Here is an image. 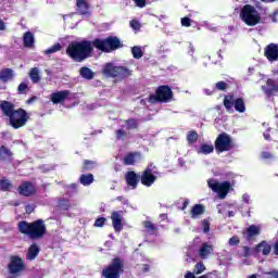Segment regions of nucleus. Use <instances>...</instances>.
Instances as JSON below:
<instances>
[{
    "instance_id": "9d476101",
    "label": "nucleus",
    "mask_w": 278,
    "mask_h": 278,
    "mask_svg": "<svg viewBox=\"0 0 278 278\" xmlns=\"http://www.w3.org/2000/svg\"><path fill=\"white\" fill-rule=\"evenodd\" d=\"M8 270L10 275H14V277H21L25 270H27V264H25V260H23L18 255H11L10 262L8 264Z\"/></svg>"
},
{
    "instance_id": "de8ad7c7",
    "label": "nucleus",
    "mask_w": 278,
    "mask_h": 278,
    "mask_svg": "<svg viewBox=\"0 0 278 278\" xmlns=\"http://www.w3.org/2000/svg\"><path fill=\"white\" fill-rule=\"evenodd\" d=\"M129 25H130V27H131L132 29H135V30L140 29V22H138V20H131V21L129 22Z\"/></svg>"
},
{
    "instance_id": "473e14b6",
    "label": "nucleus",
    "mask_w": 278,
    "mask_h": 278,
    "mask_svg": "<svg viewBox=\"0 0 278 278\" xmlns=\"http://www.w3.org/2000/svg\"><path fill=\"white\" fill-rule=\"evenodd\" d=\"M81 186H90L94 181V175L92 174H83L79 177Z\"/></svg>"
},
{
    "instance_id": "4c0bfd02",
    "label": "nucleus",
    "mask_w": 278,
    "mask_h": 278,
    "mask_svg": "<svg viewBox=\"0 0 278 278\" xmlns=\"http://www.w3.org/2000/svg\"><path fill=\"white\" fill-rule=\"evenodd\" d=\"M131 54H132V58H135V60H140V58H142V55H144V52H142V48H140L138 46H134L131 48Z\"/></svg>"
},
{
    "instance_id": "603ef678",
    "label": "nucleus",
    "mask_w": 278,
    "mask_h": 278,
    "mask_svg": "<svg viewBox=\"0 0 278 278\" xmlns=\"http://www.w3.org/2000/svg\"><path fill=\"white\" fill-rule=\"evenodd\" d=\"M137 8H147V0H134Z\"/></svg>"
},
{
    "instance_id": "338daca9",
    "label": "nucleus",
    "mask_w": 278,
    "mask_h": 278,
    "mask_svg": "<svg viewBox=\"0 0 278 278\" xmlns=\"http://www.w3.org/2000/svg\"><path fill=\"white\" fill-rule=\"evenodd\" d=\"M265 138H266V140H268L269 136L268 137L265 136Z\"/></svg>"
},
{
    "instance_id": "8fccbe9b",
    "label": "nucleus",
    "mask_w": 278,
    "mask_h": 278,
    "mask_svg": "<svg viewBox=\"0 0 278 278\" xmlns=\"http://www.w3.org/2000/svg\"><path fill=\"white\" fill-rule=\"evenodd\" d=\"M262 160H273L274 155L270 152L264 151L261 153Z\"/></svg>"
},
{
    "instance_id": "f704fd0d",
    "label": "nucleus",
    "mask_w": 278,
    "mask_h": 278,
    "mask_svg": "<svg viewBox=\"0 0 278 278\" xmlns=\"http://www.w3.org/2000/svg\"><path fill=\"white\" fill-rule=\"evenodd\" d=\"M198 153H203V155H210V153H214V146L203 143L200 146Z\"/></svg>"
},
{
    "instance_id": "58836bf2",
    "label": "nucleus",
    "mask_w": 278,
    "mask_h": 278,
    "mask_svg": "<svg viewBox=\"0 0 278 278\" xmlns=\"http://www.w3.org/2000/svg\"><path fill=\"white\" fill-rule=\"evenodd\" d=\"M125 124L127 125L128 130L138 129L139 123L136 118H129L125 121Z\"/></svg>"
},
{
    "instance_id": "e2e57ef3",
    "label": "nucleus",
    "mask_w": 278,
    "mask_h": 278,
    "mask_svg": "<svg viewBox=\"0 0 278 278\" xmlns=\"http://www.w3.org/2000/svg\"><path fill=\"white\" fill-rule=\"evenodd\" d=\"M228 216L229 218H233V216H236V213L233 211H229Z\"/></svg>"
},
{
    "instance_id": "aec40b11",
    "label": "nucleus",
    "mask_w": 278,
    "mask_h": 278,
    "mask_svg": "<svg viewBox=\"0 0 278 278\" xmlns=\"http://www.w3.org/2000/svg\"><path fill=\"white\" fill-rule=\"evenodd\" d=\"M267 86V87H266ZM266 86H262V90L266 97H273L275 92H278V85L273 78L266 80Z\"/></svg>"
},
{
    "instance_id": "4be33fe9",
    "label": "nucleus",
    "mask_w": 278,
    "mask_h": 278,
    "mask_svg": "<svg viewBox=\"0 0 278 278\" xmlns=\"http://www.w3.org/2000/svg\"><path fill=\"white\" fill-rule=\"evenodd\" d=\"M142 157L140 152H129L124 157V165L125 166H135V164Z\"/></svg>"
},
{
    "instance_id": "052dcab7",
    "label": "nucleus",
    "mask_w": 278,
    "mask_h": 278,
    "mask_svg": "<svg viewBox=\"0 0 278 278\" xmlns=\"http://www.w3.org/2000/svg\"><path fill=\"white\" fill-rule=\"evenodd\" d=\"M185 278H195V277H194V273H192V271H187L186 275H185Z\"/></svg>"
},
{
    "instance_id": "c756f323",
    "label": "nucleus",
    "mask_w": 278,
    "mask_h": 278,
    "mask_svg": "<svg viewBox=\"0 0 278 278\" xmlns=\"http://www.w3.org/2000/svg\"><path fill=\"white\" fill-rule=\"evenodd\" d=\"M13 185H12V180L3 177L2 179H0V190L1 192H10V190H12Z\"/></svg>"
},
{
    "instance_id": "cd10ccee",
    "label": "nucleus",
    "mask_w": 278,
    "mask_h": 278,
    "mask_svg": "<svg viewBox=\"0 0 278 278\" xmlns=\"http://www.w3.org/2000/svg\"><path fill=\"white\" fill-rule=\"evenodd\" d=\"M190 214L191 218H197V216L205 214V206L203 204H195L192 206Z\"/></svg>"
},
{
    "instance_id": "20e7f679",
    "label": "nucleus",
    "mask_w": 278,
    "mask_h": 278,
    "mask_svg": "<svg viewBox=\"0 0 278 278\" xmlns=\"http://www.w3.org/2000/svg\"><path fill=\"white\" fill-rule=\"evenodd\" d=\"M93 48L102 53H112V51H118L123 49V41L117 36H109L106 38H94L92 40Z\"/></svg>"
},
{
    "instance_id": "0eeeda50",
    "label": "nucleus",
    "mask_w": 278,
    "mask_h": 278,
    "mask_svg": "<svg viewBox=\"0 0 278 278\" xmlns=\"http://www.w3.org/2000/svg\"><path fill=\"white\" fill-rule=\"evenodd\" d=\"M102 74L105 77L123 80L131 77V70L126 66H114V63H106L102 70Z\"/></svg>"
},
{
    "instance_id": "393cba45",
    "label": "nucleus",
    "mask_w": 278,
    "mask_h": 278,
    "mask_svg": "<svg viewBox=\"0 0 278 278\" xmlns=\"http://www.w3.org/2000/svg\"><path fill=\"white\" fill-rule=\"evenodd\" d=\"M12 79H14L13 68L7 67L0 71V81L8 84L9 81H12Z\"/></svg>"
},
{
    "instance_id": "bb28decb",
    "label": "nucleus",
    "mask_w": 278,
    "mask_h": 278,
    "mask_svg": "<svg viewBox=\"0 0 278 278\" xmlns=\"http://www.w3.org/2000/svg\"><path fill=\"white\" fill-rule=\"evenodd\" d=\"M23 42H24V47H26L27 49H31L35 42L34 33L26 31L23 36Z\"/></svg>"
},
{
    "instance_id": "b1692460",
    "label": "nucleus",
    "mask_w": 278,
    "mask_h": 278,
    "mask_svg": "<svg viewBox=\"0 0 278 278\" xmlns=\"http://www.w3.org/2000/svg\"><path fill=\"white\" fill-rule=\"evenodd\" d=\"M76 7L81 16L90 14V4L86 0H76Z\"/></svg>"
},
{
    "instance_id": "ddd939ff",
    "label": "nucleus",
    "mask_w": 278,
    "mask_h": 278,
    "mask_svg": "<svg viewBox=\"0 0 278 278\" xmlns=\"http://www.w3.org/2000/svg\"><path fill=\"white\" fill-rule=\"evenodd\" d=\"M17 192L21 194V197H35L38 192V188L36 187V184L33 181L26 180L23 181L18 187H17Z\"/></svg>"
},
{
    "instance_id": "a19ab883",
    "label": "nucleus",
    "mask_w": 278,
    "mask_h": 278,
    "mask_svg": "<svg viewBox=\"0 0 278 278\" xmlns=\"http://www.w3.org/2000/svg\"><path fill=\"white\" fill-rule=\"evenodd\" d=\"M29 92V85L27 83H21L17 86V94H27Z\"/></svg>"
},
{
    "instance_id": "7ed1b4c3",
    "label": "nucleus",
    "mask_w": 278,
    "mask_h": 278,
    "mask_svg": "<svg viewBox=\"0 0 278 278\" xmlns=\"http://www.w3.org/2000/svg\"><path fill=\"white\" fill-rule=\"evenodd\" d=\"M17 230L30 240H42L47 235V225L45 224V219H37L31 223L21 220L17 223Z\"/></svg>"
},
{
    "instance_id": "4468645a",
    "label": "nucleus",
    "mask_w": 278,
    "mask_h": 278,
    "mask_svg": "<svg viewBox=\"0 0 278 278\" xmlns=\"http://www.w3.org/2000/svg\"><path fill=\"white\" fill-rule=\"evenodd\" d=\"M157 180V176L153 175V169L151 167H147L140 176V181L142 186H146V188H151L152 185L155 184Z\"/></svg>"
},
{
    "instance_id": "13d9d810",
    "label": "nucleus",
    "mask_w": 278,
    "mask_h": 278,
    "mask_svg": "<svg viewBox=\"0 0 278 278\" xmlns=\"http://www.w3.org/2000/svg\"><path fill=\"white\" fill-rule=\"evenodd\" d=\"M188 53H189V55H194V46H192V43L189 45Z\"/></svg>"
},
{
    "instance_id": "a878e982",
    "label": "nucleus",
    "mask_w": 278,
    "mask_h": 278,
    "mask_svg": "<svg viewBox=\"0 0 278 278\" xmlns=\"http://www.w3.org/2000/svg\"><path fill=\"white\" fill-rule=\"evenodd\" d=\"M213 251H214V248L212 247V244L204 242L202 243L199 250V255L202 260H207V257L210 256V253H212Z\"/></svg>"
},
{
    "instance_id": "49530a36",
    "label": "nucleus",
    "mask_w": 278,
    "mask_h": 278,
    "mask_svg": "<svg viewBox=\"0 0 278 278\" xmlns=\"http://www.w3.org/2000/svg\"><path fill=\"white\" fill-rule=\"evenodd\" d=\"M215 88L217 89V90H227V83H225V81H223V80H220V81H217L216 84H215Z\"/></svg>"
},
{
    "instance_id": "e433bc0d",
    "label": "nucleus",
    "mask_w": 278,
    "mask_h": 278,
    "mask_svg": "<svg viewBox=\"0 0 278 278\" xmlns=\"http://www.w3.org/2000/svg\"><path fill=\"white\" fill-rule=\"evenodd\" d=\"M143 227L148 231V233H155V231H157V226H155V224H152L151 220H144Z\"/></svg>"
},
{
    "instance_id": "c9c22d12",
    "label": "nucleus",
    "mask_w": 278,
    "mask_h": 278,
    "mask_svg": "<svg viewBox=\"0 0 278 278\" xmlns=\"http://www.w3.org/2000/svg\"><path fill=\"white\" fill-rule=\"evenodd\" d=\"M199 140V134L195 130H190L187 134L188 144H194Z\"/></svg>"
},
{
    "instance_id": "7c9ffc66",
    "label": "nucleus",
    "mask_w": 278,
    "mask_h": 278,
    "mask_svg": "<svg viewBox=\"0 0 278 278\" xmlns=\"http://www.w3.org/2000/svg\"><path fill=\"white\" fill-rule=\"evenodd\" d=\"M12 155H13V153L5 146H2L0 148V160H2L3 162H5L8 160L11 161L12 160Z\"/></svg>"
},
{
    "instance_id": "ea45409f",
    "label": "nucleus",
    "mask_w": 278,
    "mask_h": 278,
    "mask_svg": "<svg viewBox=\"0 0 278 278\" xmlns=\"http://www.w3.org/2000/svg\"><path fill=\"white\" fill-rule=\"evenodd\" d=\"M58 51H62V45H60V42H58L54 46L48 48L45 51V53H46V55H51L52 53H58Z\"/></svg>"
},
{
    "instance_id": "5701e85b",
    "label": "nucleus",
    "mask_w": 278,
    "mask_h": 278,
    "mask_svg": "<svg viewBox=\"0 0 278 278\" xmlns=\"http://www.w3.org/2000/svg\"><path fill=\"white\" fill-rule=\"evenodd\" d=\"M39 254H40V247H38V243H31L26 253V260L28 262H34V260L38 257Z\"/></svg>"
},
{
    "instance_id": "0e129e2a",
    "label": "nucleus",
    "mask_w": 278,
    "mask_h": 278,
    "mask_svg": "<svg viewBox=\"0 0 278 278\" xmlns=\"http://www.w3.org/2000/svg\"><path fill=\"white\" fill-rule=\"evenodd\" d=\"M263 3H275L277 0H261Z\"/></svg>"
},
{
    "instance_id": "79ce46f5",
    "label": "nucleus",
    "mask_w": 278,
    "mask_h": 278,
    "mask_svg": "<svg viewBox=\"0 0 278 278\" xmlns=\"http://www.w3.org/2000/svg\"><path fill=\"white\" fill-rule=\"evenodd\" d=\"M127 132L125 131V129H117L115 130V138L116 140H125V138H127Z\"/></svg>"
},
{
    "instance_id": "f8f14e48",
    "label": "nucleus",
    "mask_w": 278,
    "mask_h": 278,
    "mask_svg": "<svg viewBox=\"0 0 278 278\" xmlns=\"http://www.w3.org/2000/svg\"><path fill=\"white\" fill-rule=\"evenodd\" d=\"M207 186L211 188V190H213V192L218 194L219 199H225L231 189V182L227 180L224 182H216L214 179H208Z\"/></svg>"
},
{
    "instance_id": "2f4dec72",
    "label": "nucleus",
    "mask_w": 278,
    "mask_h": 278,
    "mask_svg": "<svg viewBox=\"0 0 278 278\" xmlns=\"http://www.w3.org/2000/svg\"><path fill=\"white\" fill-rule=\"evenodd\" d=\"M29 78L33 81V84H40L41 78H40V71L38 70V67L30 68Z\"/></svg>"
},
{
    "instance_id": "4d7b16f0",
    "label": "nucleus",
    "mask_w": 278,
    "mask_h": 278,
    "mask_svg": "<svg viewBox=\"0 0 278 278\" xmlns=\"http://www.w3.org/2000/svg\"><path fill=\"white\" fill-rule=\"evenodd\" d=\"M188 205H190V200L186 199L182 203L181 210H186L188 207Z\"/></svg>"
},
{
    "instance_id": "f257e3e1",
    "label": "nucleus",
    "mask_w": 278,
    "mask_h": 278,
    "mask_svg": "<svg viewBox=\"0 0 278 278\" xmlns=\"http://www.w3.org/2000/svg\"><path fill=\"white\" fill-rule=\"evenodd\" d=\"M0 111L2 112V116H5V118L9 119V125H11L13 129L25 127L29 121V114L25 109H16V105L8 100H2L0 102Z\"/></svg>"
},
{
    "instance_id": "f3484780",
    "label": "nucleus",
    "mask_w": 278,
    "mask_h": 278,
    "mask_svg": "<svg viewBox=\"0 0 278 278\" xmlns=\"http://www.w3.org/2000/svg\"><path fill=\"white\" fill-rule=\"evenodd\" d=\"M71 97V90H61L56 92H52L50 94V101L54 104L58 105L59 103H64L66 99Z\"/></svg>"
},
{
    "instance_id": "423d86ee",
    "label": "nucleus",
    "mask_w": 278,
    "mask_h": 278,
    "mask_svg": "<svg viewBox=\"0 0 278 278\" xmlns=\"http://www.w3.org/2000/svg\"><path fill=\"white\" fill-rule=\"evenodd\" d=\"M123 273H125V260H123L121 256H116L105 268L102 269V277L121 278Z\"/></svg>"
},
{
    "instance_id": "dca6fc26",
    "label": "nucleus",
    "mask_w": 278,
    "mask_h": 278,
    "mask_svg": "<svg viewBox=\"0 0 278 278\" xmlns=\"http://www.w3.org/2000/svg\"><path fill=\"white\" fill-rule=\"evenodd\" d=\"M264 55L268 62H278V46L277 43H269L264 49Z\"/></svg>"
},
{
    "instance_id": "a211bd4d",
    "label": "nucleus",
    "mask_w": 278,
    "mask_h": 278,
    "mask_svg": "<svg viewBox=\"0 0 278 278\" xmlns=\"http://www.w3.org/2000/svg\"><path fill=\"white\" fill-rule=\"evenodd\" d=\"M111 220H112L114 231H116V233H119V231H123V211L112 212Z\"/></svg>"
},
{
    "instance_id": "5fc2aeb1",
    "label": "nucleus",
    "mask_w": 278,
    "mask_h": 278,
    "mask_svg": "<svg viewBox=\"0 0 278 278\" xmlns=\"http://www.w3.org/2000/svg\"><path fill=\"white\" fill-rule=\"evenodd\" d=\"M25 212H26V214H31V213H34V206H33L31 204H27V205L25 206Z\"/></svg>"
},
{
    "instance_id": "864d4df0",
    "label": "nucleus",
    "mask_w": 278,
    "mask_h": 278,
    "mask_svg": "<svg viewBox=\"0 0 278 278\" xmlns=\"http://www.w3.org/2000/svg\"><path fill=\"white\" fill-rule=\"evenodd\" d=\"M266 275H268L269 278H278V270L273 269L271 271H267Z\"/></svg>"
},
{
    "instance_id": "1a4fd4ad",
    "label": "nucleus",
    "mask_w": 278,
    "mask_h": 278,
    "mask_svg": "<svg viewBox=\"0 0 278 278\" xmlns=\"http://www.w3.org/2000/svg\"><path fill=\"white\" fill-rule=\"evenodd\" d=\"M173 89L168 85H161L156 88L155 94H150L148 98V103H168L173 101Z\"/></svg>"
},
{
    "instance_id": "72a5a7b5",
    "label": "nucleus",
    "mask_w": 278,
    "mask_h": 278,
    "mask_svg": "<svg viewBox=\"0 0 278 278\" xmlns=\"http://www.w3.org/2000/svg\"><path fill=\"white\" fill-rule=\"evenodd\" d=\"M96 167H97V162L96 161L84 160L83 161V166H81V172L86 173V170H92Z\"/></svg>"
},
{
    "instance_id": "680f3d73",
    "label": "nucleus",
    "mask_w": 278,
    "mask_h": 278,
    "mask_svg": "<svg viewBox=\"0 0 278 278\" xmlns=\"http://www.w3.org/2000/svg\"><path fill=\"white\" fill-rule=\"evenodd\" d=\"M160 218H161L162 220H166V218H168V214L163 213V214L160 215Z\"/></svg>"
},
{
    "instance_id": "f03ea898",
    "label": "nucleus",
    "mask_w": 278,
    "mask_h": 278,
    "mask_svg": "<svg viewBox=\"0 0 278 278\" xmlns=\"http://www.w3.org/2000/svg\"><path fill=\"white\" fill-rule=\"evenodd\" d=\"M94 46L90 40L72 41L68 43L65 53L74 62H85L88 58H92Z\"/></svg>"
},
{
    "instance_id": "c85d7f7f",
    "label": "nucleus",
    "mask_w": 278,
    "mask_h": 278,
    "mask_svg": "<svg viewBox=\"0 0 278 278\" xmlns=\"http://www.w3.org/2000/svg\"><path fill=\"white\" fill-rule=\"evenodd\" d=\"M79 75L83 77V79H94V72L90 70V67L83 66L79 70Z\"/></svg>"
},
{
    "instance_id": "09e8293b",
    "label": "nucleus",
    "mask_w": 278,
    "mask_h": 278,
    "mask_svg": "<svg viewBox=\"0 0 278 278\" xmlns=\"http://www.w3.org/2000/svg\"><path fill=\"white\" fill-rule=\"evenodd\" d=\"M180 23H181V26H182V27H190V25H191V20H190V17H182L181 21H180Z\"/></svg>"
},
{
    "instance_id": "6ab92c4d",
    "label": "nucleus",
    "mask_w": 278,
    "mask_h": 278,
    "mask_svg": "<svg viewBox=\"0 0 278 278\" xmlns=\"http://www.w3.org/2000/svg\"><path fill=\"white\" fill-rule=\"evenodd\" d=\"M125 181L128 188H131V190H136V188H138V184H140V176L136 174V172L129 170L125 175Z\"/></svg>"
},
{
    "instance_id": "3c124183",
    "label": "nucleus",
    "mask_w": 278,
    "mask_h": 278,
    "mask_svg": "<svg viewBox=\"0 0 278 278\" xmlns=\"http://www.w3.org/2000/svg\"><path fill=\"white\" fill-rule=\"evenodd\" d=\"M202 226H203V231L204 233H210V220L204 219L202 222Z\"/></svg>"
},
{
    "instance_id": "2eb2a0df",
    "label": "nucleus",
    "mask_w": 278,
    "mask_h": 278,
    "mask_svg": "<svg viewBox=\"0 0 278 278\" xmlns=\"http://www.w3.org/2000/svg\"><path fill=\"white\" fill-rule=\"evenodd\" d=\"M262 233V227L257 225H250L245 230L242 231L244 240L253 242L257 236Z\"/></svg>"
},
{
    "instance_id": "39448f33",
    "label": "nucleus",
    "mask_w": 278,
    "mask_h": 278,
    "mask_svg": "<svg viewBox=\"0 0 278 278\" xmlns=\"http://www.w3.org/2000/svg\"><path fill=\"white\" fill-rule=\"evenodd\" d=\"M239 17L248 27H255V25H260L262 21L260 11H257L253 4H244L240 10Z\"/></svg>"
},
{
    "instance_id": "6e6552de",
    "label": "nucleus",
    "mask_w": 278,
    "mask_h": 278,
    "mask_svg": "<svg viewBox=\"0 0 278 278\" xmlns=\"http://www.w3.org/2000/svg\"><path fill=\"white\" fill-rule=\"evenodd\" d=\"M223 103H224V108L226 109V112H228L229 114L233 112V108L236 112H238L239 114H244V112H247V104L244 103V99L243 98L236 99L235 93H228L224 96Z\"/></svg>"
},
{
    "instance_id": "37998d69",
    "label": "nucleus",
    "mask_w": 278,
    "mask_h": 278,
    "mask_svg": "<svg viewBox=\"0 0 278 278\" xmlns=\"http://www.w3.org/2000/svg\"><path fill=\"white\" fill-rule=\"evenodd\" d=\"M203 270H205V265H203V263H197L194 265V274L195 275H201V273H203Z\"/></svg>"
},
{
    "instance_id": "c03bdc74",
    "label": "nucleus",
    "mask_w": 278,
    "mask_h": 278,
    "mask_svg": "<svg viewBox=\"0 0 278 278\" xmlns=\"http://www.w3.org/2000/svg\"><path fill=\"white\" fill-rule=\"evenodd\" d=\"M228 244L230 247H238L240 244V238L238 236H233L229 239Z\"/></svg>"
},
{
    "instance_id": "412c9836",
    "label": "nucleus",
    "mask_w": 278,
    "mask_h": 278,
    "mask_svg": "<svg viewBox=\"0 0 278 278\" xmlns=\"http://www.w3.org/2000/svg\"><path fill=\"white\" fill-rule=\"evenodd\" d=\"M255 253H262V255H270V251H273V245L268 243V241L263 240L254 248Z\"/></svg>"
},
{
    "instance_id": "9b49d317",
    "label": "nucleus",
    "mask_w": 278,
    "mask_h": 278,
    "mask_svg": "<svg viewBox=\"0 0 278 278\" xmlns=\"http://www.w3.org/2000/svg\"><path fill=\"white\" fill-rule=\"evenodd\" d=\"M233 149V139L227 132H222L215 139V150L217 153H225Z\"/></svg>"
},
{
    "instance_id": "69168bd1",
    "label": "nucleus",
    "mask_w": 278,
    "mask_h": 278,
    "mask_svg": "<svg viewBox=\"0 0 278 278\" xmlns=\"http://www.w3.org/2000/svg\"><path fill=\"white\" fill-rule=\"evenodd\" d=\"M143 273H149V265L143 266Z\"/></svg>"
},
{
    "instance_id": "bf43d9fd",
    "label": "nucleus",
    "mask_w": 278,
    "mask_h": 278,
    "mask_svg": "<svg viewBox=\"0 0 278 278\" xmlns=\"http://www.w3.org/2000/svg\"><path fill=\"white\" fill-rule=\"evenodd\" d=\"M37 99H38V97L33 96L31 98H29V99L26 101V103H27L28 105H31V102H33V101H36Z\"/></svg>"
},
{
    "instance_id": "a18cd8bd",
    "label": "nucleus",
    "mask_w": 278,
    "mask_h": 278,
    "mask_svg": "<svg viewBox=\"0 0 278 278\" xmlns=\"http://www.w3.org/2000/svg\"><path fill=\"white\" fill-rule=\"evenodd\" d=\"M106 220L108 219L105 217H99V218H97L94 220L93 226H96V227H103L105 225Z\"/></svg>"
},
{
    "instance_id": "6e6d98bb",
    "label": "nucleus",
    "mask_w": 278,
    "mask_h": 278,
    "mask_svg": "<svg viewBox=\"0 0 278 278\" xmlns=\"http://www.w3.org/2000/svg\"><path fill=\"white\" fill-rule=\"evenodd\" d=\"M7 26H5V22H3V20L0 18V31H5Z\"/></svg>"
}]
</instances>
